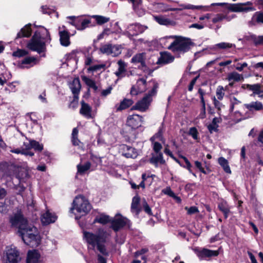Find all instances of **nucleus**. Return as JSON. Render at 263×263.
Returning <instances> with one entry per match:
<instances>
[{
	"mask_svg": "<svg viewBox=\"0 0 263 263\" xmlns=\"http://www.w3.org/2000/svg\"><path fill=\"white\" fill-rule=\"evenodd\" d=\"M206 117V105H201V108L200 109V113L198 115V118L199 119H204Z\"/></svg>",
	"mask_w": 263,
	"mask_h": 263,
	"instance_id": "052dcab7",
	"label": "nucleus"
},
{
	"mask_svg": "<svg viewBox=\"0 0 263 263\" xmlns=\"http://www.w3.org/2000/svg\"><path fill=\"white\" fill-rule=\"evenodd\" d=\"M91 17L95 19L96 23L99 25H102L109 21L110 18L102 15H93Z\"/></svg>",
	"mask_w": 263,
	"mask_h": 263,
	"instance_id": "e433bc0d",
	"label": "nucleus"
},
{
	"mask_svg": "<svg viewBox=\"0 0 263 263\" xmlns=\"http://www.w3.org/2000/svg\"><path fill=\"white\" fill-rule=\"evenodd\" d=\"M81 107L80 110V113L87 119L91 118V107L90 105L85 103L84 101L81 102Z\"/></svg>",
	"mask_w": 263,
	"mask_h": 263,
	"instance_id": "4be33fe9",
	"label": "nucleus"
},
{
	"mask_svg": "<svg viewBox=\"0 0 263 263\" xmlns=\"http://www.w3.org/2000/svg\"><path fill=\"white\" fill-rule=\"evenodd\" d=\"M91 163L89 162H86L84 164H78L77 165V174H84L86 171L90 169Z\"/></svg>",
	"mask_w": 263,
	"mask_h": 263,
	"instance_id": "c9c22d12",
	"label": "nucleus"
},
{
	"mask_svg": "<svg viewBox=\"0 0 263 263\" xmlns=\"http://www.w3.org/2000/svg\"><path fill=\"white\" fill-rule=\"evenodd\" d=\"M180 158L183 159L185 163V165H182V166L186 168L189 170L190 173H192L193 175L196 176L195 174L192 172V171L191 170L192 165L190 161L188 160V159L185 156H181Z\"/></svg>",
	"mask_w": 263,
	"mask_h": 263,
	"instance_id": "864d4df0",
	"label": "nucleus"
},
{
	"mask_svg": "<svg viewBox=\"0 0 263 263\" xmlns=\"http://www.w3.org/2000/svg\"><path fill=\"white\" fill-rule=\"evenodd\" d=\"M140 201V197L138 195H136L133 198L131 204V211L133 213H135L137 215L141 211V210L139 207Z\"/></svg>",
	"mask_w": 263,
	"mask_h": 263,
	"instance_id": "c85d7f7f",
	"label": "nucleus"
},
{
	"mask_svg": "<svg viewBox=\"0 0 263 263\" xmlns=\"http://www.w3.org/2000/svg\"><path fill=\"white\" fill-rule=\"evenodd\" d=\"M233 46H235V45L232 44L222 42L215 45L213 47V49H216L217 48H219L221 49H226L231 48Z\"/></svg>",
	"mask_w": 263,
	"mask_h": 263,
	"instance_id": "ea45409f",
	"label": "nucleus"
},
{
	"mask_svg": "<svg viewBox=\"0 0 263 263\" xmlns=\"http://www.w3.org/2000/svg\"><path fill=\"white\" fill-rule=\"evenodd\" d=\"M56 219L57 216L55 214L50 213L49 211H47L41 216V221L44 225H47L54 222Z\"/></svg>",
	"mask_w": 263,
	"mask_h": 263,
	"instance_id": "a211bd4d",
	"label": "nucleus"
},
{
	"mask_svg": "<svg viewBox=\"0 0 263 263\" xmlns=\"http://www.w3.org/2000/svg\"><path fill=\"white\" fill-rule=\"evenodd\" d=\"M134 101L133 100L125 98L119 104H117L116 105L115 108L116 109V111H120L124 110L132 105Z\"/></svg>",
	"mask_w": 263,
	"mask_h": 263,
	"instance_id": "a878e982",
	"label": "nucleus"
},
{
	"mask_svg": "<svg viewBox=\"0 0 263 263\" xmlns=\"http://www.w3.org/2000/svg\"><path fill=\"white\" fill-rule=\"evenodd\" d=\"M164 130V124L162 123L161 126L159 127L158 132L150 138V141L152 142H153L156 139H158L163 142L164 141V138L163 137Z\"/></svg>",
	"mask_w": 263,
	"mask_h": 263,
	"instance_id": "2f4dec72",
	"label": "nucleus"
},
{
	"mask_svg": "<svg viewBox=\"0 0 263 263\" xmlns=\"http://www.w3.org/2000/svg\"><path fill=\"white\" fill-rule=\"evenodd\" d=\"M248 24L250 26H254L258 24H263V12H256Z\"/></svg>",
	"mask_w": 263,
	"mask_h": 263,
	"instance_id": "412c9836",
	"label": "nucleus"
},
{
	"mask_svg": "<svg viewBox=\"0 0 263 263\" xmlns=\"http://www.w3.org/2000/svg\"><path fill=\"white\" fill-rule=\"evenodd\" d=\"M227 79L230 82H239L242 80L243 79V77L242 74L234 71L230 72L228 74Z\"/></svg>",
	"mask_w": 263,
	"mask_h": 263,
	"instance_id": "473e14b6",
	"label": "nucleus"
},
{
	"mask_svg": "<svg viewBox=\"0 0 263 263\" xmlns=\"http://www.w3.org/2000/svg\"><path fill=\"white\" fill-rule=\"evenodd\" d=\"M121 47L119 45H112L110 55L112 57H117L121 53Z\"/></svg>",
	"mask_w": 263,
	"mask_h": 263,
	"instance_id": "37998d69",
	"label": "nucleus"
},
{
	"mask_svg": "<svg viewBox=\"0 0 263 263\" xmlns=\"http://www.w3.org/2000/svg\"><path fill=\"white\" fill-rule=\"evenodd\" d=\"M110 223V228L116 232L123 228H129L131 225L130 221L122 216H117L111 220Z\"/></svg>",
	"mask_w": 263,
	"mask_h": 263,
	"instance_id": "1a4fd4ad",
	"label": "nucleus"
},
{
	"mask_svg": "<svg viewBox=\"0 0 263 263\" xmlns=\"http://www.w3.org/2000/svg\"><path fill=\"white\" fill-rule=\"evenodd\" d=\"M145 62V53L144 52L137 53L131 59V63L134 64L139 63L140 65Z\"/></svg>",
	"mask_w": 263,
	"mask_h": 263,
	"instance_id": "c756f323",
	"label": "nucleus"
},
{
	"mask_svg": "<svg viewBox=\"0 0 263 263\" xmlns=\"http://www.w3.org/2000/svg\"><path fill=\"white\" fill-rule=\"evenodd\" d=\"M36 59L33 57H26L22 61V64H30L32 63L35 62Z\"/></svg>",
	"mask_w": 263,
	"mask_h": 263,
	"instance_id": "680f3d73",
	"label": "nucleus"
},
{
	"mask_svg": "<svg viewBox=\"0 0 263 263\" xmlns=\"http://www.w3.org/2000/svg\"><path fill=\"white\" fill-rule=\"evenodd\" d=\"M192 250L200 260H209L211 257L217 256L219 254L218 251L200 247H194Z\"/></svg>",
	"mask_w": 263,
	"mask_h": 263,
	"instance_id": "6e6552de",
	"label": "nucleus"
},
{
	"mask_svg": "<svg viewBox=\"0 0 263 263\" xmlns=\"http://www.w3.org/2000/svg\"><path fill=\"white\" fill-rule=\"evenodd\" d=\"M59 35L61 44L63 46H68L70 44L69 32L66 30L60 31Z\"/></svg>",
	"mask_w": 263,
	"mask_h": 263,
	"instance_id": "393cba45",
	"label": "nucleus"
},
{
	"mask_svg": "<svg viewBox=\"0 0 263 263\" xmlns=\"http://www.w3.org/2000/svg\"><path fill=\"white\" fill-rule=\"evenodd\" d=\"M251 38L256 46L263 45V35L256 36L253 35L251 36Z\"/></svg>",
	"mask_w": 263,
	"mask_h": 263,
	"instance_id": "58836bf2",
	"label": "nucleus"
},
{
	"mask_svg": "<svg viewBox=\"0 0 263 263\" xmlns=\"http://www.w3.org/2000/svg\"><path fill=\"white\" fill-rule=\"evenodd\" d=\"M119 151L122 156L127 158L135 159L138 156L137 151L134 147L124 144L119 145Z\"/></svg>",
	"mask_w": 263,
	"mask_h": 263,
	"instance_id": "f8f14e48",
	"label": "nucleus"
},
{
	"mask_svg": "<svg viewBox=\"0 0 263 263\" xmlns=\"http://www.w3.org/2000/svg\"><path fill=\"white\" fill-rule=\"evenodd\" d=\"M83 238L87 243L88 248L94 250L96 248L101 254L105 256L109 255L110 247L115 246L111 241V232L103 228H99L95 233L84 231Z\"/></svg>",
	"mask_w": 263,
	"mask_h": 263,
	"instance_id": "f03ea898",
	"label": "nucleus"
},
{
	"mask_svg": "<svg viewBox=\"0 0 263 263\" xmlns=\"http://www.w3.org/2000/svg\"><path fill=\"white\" fill-rule=\"evenodd\" d=\"M153 143V149L155 154H160L162 153L161 152V149L162 148V146L161 144H160L158 142H155V141L152 142Z\"/></svg>",
	"mask_w": 263,
	"mask_h": 263,
	"instance_id": "09e8293b",
	"label": "nucleus"
},
{
	"mask_svg": "<svg viewBox=\"0 0 263 263\" xmlns=\"http://www.w3.org/2000/svg\"><path fill=\"white\" fill-rule=\"evenodd\" d=\"M143 122V117L137 114L130 115L127 119V125L134 129H137L141 126Z\"/></svg>",
	"mask_w": 263,
	"mask_h": 263,
	"instance_id": "ddd939ff",
	"label": "nucleus"
},
{
	"mask_svg": "<svg viewBox=\"0 0 263 263\" xmlns=\"http://www.w3.org/2000/svg\"><path fill=\"white\" fill-rule=\"evenodd\" d=\"M31 148L35 151L41 152L43 149V145L34 140H31Z\"/></svg>",
	"mask_w": 263,
	"mask_h": 263,
	"instance_id": "a18cd8bd",
	"label": "nucleus"
},
{
	"mask_svg": "<svg viewBox=\"0 0 263 263\" xmlns=\"http://www.w3.org/2000/svg\"><path fill=\"white\" fill-rule=\"evenodd\" d=\"M218 125H214L213 124H210L209 125H208V129L209 131V132L212 134L214 132H217L218 131Z\"/></svg>",
	"mask_w": 263,
	"mask_h": 263,
	"instance_id": "e2e57ef3",
	"label": "nucleus"
},
{
	"mask_svg": "<svg viewBox=\"0 0 263 263\" xmlns=\"http://www.w3.org/2000/svg\"><path fill=\"white\" fill-rule=\"evenodd\" d=\"M40 254L36 250H29L27 253L26 263H39Z\"/></svg>",
	"mask_w": 263,
	"mask_h": 263,
	"instance_id": "f3484780",
	"label": "nucleus"
},
{
	"mask_svg": "<svg viewBox=\"0 0 263 263\" xmlns=\"http://www.w3.org/2000/svg\"><path fill=\"white\" fill-rule=\"evenodd\" d=\"M195 166L197 168H198L201 172H202V173H203L204 174H206L205 171L202 167V164H201V163L200 162H199L198 161H196L195 162Z\"/></svg>",
	"mask_w": 263,
	"mask_h": 263,
	"instance_id": "774afa93",
	"label": "nucleus"
},
{
	"mask_svg": "<svg viewBox=\"0 0 263 263\" xmlns=\"http://www.w3.org/2000/svg\"><path fill=\"white\" fill-rule=\"evenodd\" d=\"M164 39H175L167 47L174 53L184 54L189 51L195 45L191 39L181 36H168Z\"/></svg>",
	"mask_w": 263,
	"mask_h": 263,
	"instance_id": "20e7f679",
	"label": "nucleus"
},
{
	"mask_svg": "<svg viewBox=\"0 0 263 263\" xmlns=\"http://www.w3.org/2000/svg\"><path fill=\"white\" fill-rule=\"evenodd\" d=\"M111 44H105L102 45L100 48V51L103 54L110 55Z\"/></svg>",
	"mask_w": 263,
	"mask_h": 263,
	"instance_id": "79ce46f5",
	"label": "nucleus"
},
{
	"mask_svg": "<svg viewBox=\"0 0 263 263\" xmlns=\"http://www.w3.org/2000/svg\"><path fill=\"white\" fill-rule=\"evenodd\" d=\"M218 209L223 214L225 219H227L230 213V206L227 201L222 200L218 204Z\"/></svg>",
	"mask_w": 263,
	"mask_h": 263,
	"instance_id": "bb28decb",
	"label": "nucleus"
},
{
	"mask_svg": "<svg viewBox=\"0 0 263 263\" xmlns=\"http://www.w3.org/2000/svg\"><path fill=\"white\" fill-rule=\"evenodd\" d=\"M149 162L155 165V167H157L158 164H164L165 163V161L163 158L162 153L160 154H152V157L149 160Z\"/></svg>",
	"mask_w": 263,
	"mask_h": 263,
	"instance_id": "aec40b11",
	"label": "nucleus"
},
{
	"mask_svg": "<svg viewBox=\"0 0 263 263\" xmlns=\"http://www.w3.org/2000/svg\"><path fill=\"white\" fill-rule=\"evenodd\" d=\"M142 207L144 211L149 216L153 215L151 208L145 199L142 201Z\"/></svg>",
	"mask_w": 263,
	"mask_h": 263,
	"instance_id": "603ef678",
	"label": "nucleus"
},
{
	"mask_svg": "<svg viewBox=\"0 0 263 263\" xmlns=\"http://www.w3.org/2000/svg\"><path fill=\"white\" fill-rule=\"evenodd\" d=\"M117 64L118 68L115 74L118 79H122L126 76L127 64L123 60H120L118 61Z\"/></svg>",
	"mask_w": 263,
	"mask_h": 263,
	"instance_id": "2eb2a0df",
	"label": "nucleus"
},
{
	"mask_svg": "<svg viewBox=\"0 0 263 263\" xmlns=\"http://www.w3.org/2000/svg\"><path fill=\"white\" fill-rule=\"evenodd\" d=\"M50 41L51 37L48 30L42 27L40 30L35 32L28 42L27 47L30 50L41 54L46 51V43H49Z\"/></svg>",
	"mask_w": 263,
	"mask_h": 263,
	"instance_id": "7ed1b4c3",
	"label": "nucleus"
},
{
	"mask_svg": "<svg viewBox=\"0 0 263 263\" xmlns=\"http://www.w3.org/2000/svg\"><path fill=\"white\" fill-rule=\"evenodd\" d=\"M105 67V64H98L95 65L91 66H90L87 69L88 71H96L97 70H101L102 69H104Z\"/></svg>",
	"mask_w": 263,
	"mask_h": 263,
	"instance_id": "5fc2aeb1",
	"label": "nucleus"
},
{
	"mask_svg": "<svg viewBox=\"0 0 263 263\" xmlns=\"http://www.w3.org/2000/svg\"><path fill=\"white\" fill-rule=\"evenodd\" d=\"M137 88H144L143 92L146 89V80L144 78L139 79L136 85Z\"/></svg>",
	"mask_w": 263,
	"mask_h": 263,
	"instance_id": "de8ad7c7",
	"label": "nucleus"
},
{
	"mask_svg": "<svg viewBox=\"0 0 263 263\" xmlns=\"http://www.w3.org/2000/svg\"><path fill=\"white\" fill-rule=\"evenodd\" d=\"M218 163L223 167L224 171L226 173L229 174L231 173L230 167L228 164V162L224 158L220 157L218 159Z\"/></svg>",
	"mask_w": 263,
	"mask_h": 263,
	"instance_id": "4c0bfd02",
	"label": "nucleus"
},
{
	"mask_svg": "<svg viewBox=\"0 0 263 263\" xmlns=\"http://www.w3.org/2000/svg\"><path fill=\"white\" fill-rule=\"evenodd\" d=\"M113 33V31L109 28H105L103 32L98 36V39L101 40L104 37L105 35H108Z\"/></svg>",
	"mask_w": 263,
	"mask_h": 263,
	"instance_id": "13d9d810",
	"label": "nucleus"
},
{
	"mask_svg": "<svg viewBox=\"0 0 263 263\" xmlns=\"http://www.w3.org/2000/svg\"><path fill=\"white\" fill-rule=\"evenodd\" d=\"M247 88L250 90L253 91V94L258 95L260 97H263V90L260 89L261 85L259 84L253 85L247 84Z\"/></svg>",
	"mask_w": 263,
	"mask_h": 263,
	"instance_id": "7c9ffc66",
	"label": "nucleus"
},
{
	"mask_svg": "<svg viewBox=\"0 0 263 263\" xmlns=\"http://www.w3.org/2000/svg\"><path fill=\"white\" fill-rule=\"evenodd\" d=\"M112 89V86H109L107 89H104L101 91V96L104 97H106L111 93Z\"/></svg>",
	"mask_w": 263,
	"mask_h": 263,
	"instance_id": "338daca9",
	"label": "nucleus"
},
{
	"mask_svg": "<svg viewBox=\"0 0 263 263\" xmlns=\"http://www.w3.org/2000/svg\"><path fill=\"white\" fill-rule=\"evenodd\" d=\"M82 80L89 88L93 89L95 91L98 90V86L96 85V82L94 80L87 77L86 76H82Z\"/></svg>",
	"mask_w": 263,
	"mask_h": 263,
	"instance_id": "72a5a7b5",
	"label": "nucleus"
},
{
	"mask_svg": "<svg viewBox=\"0 0 263 263\" xmlns=\"http://www.w3.org/2000/svg\"><path fill=\"white\" fill-rule=\"evenodd\" d=\"M188 134L192 136L194 140L198 139V132L196 127H191L189 129Z\"/></svg>",
	"mask_w": 263,
	"mask_h": 263,
	"instance_id": "3c124183",
	"label": "nucleus"
},
{
	"mask_svg": "<svg viewBox=\"0 0 263 263\" xmlns=\"http://www.w3.org/2000/svg\"><path fill=\"white\" fill-rule=\"evenodd\" d=\"M30 27L31 24H28L22 28L20 31L17 33L15 40L24 37H29L31 34V29Z\"/></svg>",
	"mask_w": 263,
	"mask_h": 263,
	"instance_id": "cd10ccee",
	"label": "nucleus"
},
{
	"mask_svg": "<svg viewBox=\"0 0 263 263\" xmlns=\"http://www.w3.org/2000/svg\"><path fill=\"white\" fill-rule=\"evenodd\" d=\"M174 57L167 52L160 53V57L158 58L156 63L157 64H166L173 62Z\"/></svg>",
	"mask_w": 263,
	"mask_h": 263,
	"instance_id": "dca6fc26",
	"label": "nucleus"
},
{
	"mask_svg": "<svg viewBox=\"0 0 263 263\" xmlns=\"http://www.w3.org/2000/svg\"><path fill=\"white\" fill-rule=\"evenodd\" d=\"M155 20L160 25L165 26H175L176 22L162 15L154 16Z\"/></svg>",
	"mask_w": 263,
	"mask_h": 263,
	"instance_id": "b1692460",
	"label": "nucleus"
},
{
	"mask_svg": "<svg viewBox=\"0 0 263 263\" xmlns=\"http://www.w3.org/2000/svg\"><path fill=\"white\" fill-rule=\"evenodd\" d=\"M11 152L15 154H22L23 155H25L26 156H33L34 155V153L30 152V151H24V149H20L19 148L14 149L11 150Z\"/></svg>",
	"mask_w": 263,
	"mask_h": 263,
	"instance_id": "49530a36",
	"label": "nucleus"
},
{
	"mask_svg": "<svg viewBox=\"0 0 263 263\" xmlns=\"http://www.w3.org/2000/svg\"><path fill=\"white\" fill-rule=\"evenodd\" d=\"M73 210H76L81 215H84L91 210V205L83 196L78 195L73 201L70 211L72 212Z\"/></svg>",
	"mask_w": 263,
	"mask_h": 263,
	"instance_id": "423d86ee",
	"label": "nucleus"
},
{
	"mask_svg": "<svg viewBox=\"0 0 263 263\" xmlns=\"http://www.w3.org/2000/svg\"><path fill=\"white\" fill-rule=\"evenodd\" d=\"M6 263H19L21 260L20 252L14 246L7 247L6 248Z\"/></svg>",
	"mask_w": 263,
	"mask_h": 263,
	"instance_id": "9d476101",
	"label": "nucleus"
},
{
	"mask_svg": "<svg viewBox=\"0 0 263 263\" xmlns=\"http://www.w3.org/2000/svg\"><path fill=\"white\" fill-rule=\"evenodd\" d=\"M28 54V52L24 49H18L12 53V55L15 57H22Z\"/></svg>",
	"mask_w": 263,
	"mask_h": 263,
	"instance_id": "6e6d98bb",
	"label": "nucleus"
},
{
	"mask_svg": "<svg viewBox=\"0 0 263 263\" xmlns=\"http://www.w3.org/2000/svg\"><path fill=\"white\" fill-rule=\"evenodd\" d=\"M133 9L139 16L145 14V10L142 8V0H130Z\"/></svg>",
	"mask_w": 263,
	"mask_h": 263,
	"instance_id": "6ab92c4d",
	"label": "nucleus"
},
{
	"mask_svg": "<svg viewBox=\"0 0 263 263\" xmlns=\"http://www.w3.org/2000/svg\"><path fill=\"white\" fill-rule=\"evenodd\" d=\"M5 90L9 93L15 92L16 91L15 86L13 83H9L8 86L5 87Z\"/></svg>",
	"mask_w": 263,
	"mask_h": 263,
	"instance_id": "69168bd1",
	"label": "nucleus"
},
{
	"mask_svg": "<svg viewBox=\"0 0 263 263\" xmlns=\"http://www.w3.org/2000/svg\"><path fill=\"white\" fill-rule=\"evenodd\" d=\"M81 88L80 81L78 78L74 79L70 85V88L75 98H78V95Z\"/></svg>",
	"mask_w": 263,
	"mask_h": 263,
	"instance_id": "5701e85b",
	"label": "nucleus"
},
{
	"mask_svg": "<svg viewBox=\"0 0 263 263\" xmlns=\"http://www.w3.org/2000/svg\"><path fill=\"white\" fill-rule=\"evenodd\" d=\"M149 83H152L153 84L152 89L141 100L138 101L133 106L131 110H137L141 112H145L148 109L153 100L152 97L156 95L159 87L158 83L155 81H152L149 82Z\"/></svg>",
	"mask_w": 263,
	"mask_h": 263,
	"instance_id": "39448f33",
	"label": "nucleus"
},
{
	"mask_svg": "<svg viewBox=\"0 0 263 263\" xmlns=\"http://www.w3.org/2000/svg\"><path fill=\"white\" fill-rule=\"evenodd\" d=\"M138 68L143 72H144L145 74L147 75H151L154 71V70L149 68L145 64V62L143 63V64L140 65L138 66Z\"/></svg>",
	"mask_w": 263,
	"mask_h": 263,
	"instance_id": "a19ab883",
	"label": "nucleus"
},
{
	"mask_svg": "<svg viewBox=\"0 0 263 263\" xmlns=\"http://www.w3.org/2000/svg\"><path fill=\"white\" fill-rule=\"evenodd\" d=\"M71 142L73 145L78 146L79 149L84 151V144L79 140L78 137H71Z\"/></svg>",
	"mask_w": 263,
	"mask_h": 263,
	"instance_id": "c03bdc74",
	"label": "nucleus"
},
{
	"mask_svg": "<svg viewBox=\"0 0 263 263\" xmlns=\"http://www.w3.org/2000/svg\"><path fill=\"white\" fill-rule=\"evenodd\" d=\"M147 29L146 26L142 25L139 23L130 24L128 26L127 32L129 35L132 36H136L139 34L142 33Z\"/></svg>",
	"mask_w": 263,
	"mask_h": 263,
	"instance_id": "4468645a",
	"label": "nucleus"
},
{
	"mask_svg": "<svg viewBox=\"0 0 263 263\" xmlns=\"http://www.w3.org/2000/svg\"><path fill=\"white\" fill-rule=\"evenodd\" d=\"M184 209L187 211V214L188 215H193L199 212L198 208L195 206H192L190 208L185 206Z\"/></svg>",
	"mask_w": 263,
	"mask_h": 263,
	"instance_id": "4d7b16f0",
	"label": "nucleus"
},
{
	"mask_svg": "<svg viewBox=\"0 0 263 263\" xmlns=\"http://www.w3.org/2000/svg\"><path fill=\"white\" fill-rule=\"evenodd\" d=\"M67 18L72 20L70 24L79 30L85 29L89 26L91 23V20L89 19H84L79 17H76L74 16H68Z\"/></svg>",
	"mask_w": 263,
	"mask_h": 263,
	"instance_id": "9b49d317",
	"label": "nucleus"
},
{
	"mask_svg": "<svg viewBox=\"0 0 263 263\" xmlns=\"http://www.w3.org/2000/svg\"><path fill=\"white\" fill-rule=\"evenodd\" d=\"M248 66V64L246 62H244L242 64L237 63L236 65H234L236 69L239 71H242L244 68Z\"/></svg>",
	"mask_w": 263,
	"mask_h": 263,
	"instance_id": "0e129e2a",
	"label": "nucleus"
},
{
	"mask_svg": "<svg viewBox=\"0 0 263 263\" xmlns=\"http://www.w3.org/2000/svg\"><path fill=\"white\" fill-rule=\"evenodd\" d=\"M216 96H217L218 100H221L223 99V98L224 95V89H223V86H218V87L217 88V89H216Z\"/></svg>",
	"mask_w": 263,
	"mask_h": 263,
	"instance_id": "8fccbe9b",
	"label": "nucleus"
},
{
	"mask_svg": "<svg viewBox=\"0 0 263 263\" xmlns=\"http://www.w3.org/2000/svg\"><path fill=\"white\" fill-rule=\"evenodd\" d=\"M109 216L108 215L101 214L100 216L96 217L94 220V223H99L103 224H105L109 222H110Z\"/></svg>",
	"mask_w": 263,
	"mask_h": 263,
	"instance_id": "f704fd0d",
	"label": "nucleus"
},
{
	"mask_svg": "<svg viewBox=\"0 0 263 263\" xmlns=\"http://www.w3.org/2000/svg\"><path fill=\"white\" fill-rule=\"evenodd\" d=\"M144 88H137L136 86H133L130 89V94L133 96H136L139 93L143 92Z\"/></svg>",
	"mask_w": 263,
	"mask_h": 263,
	"instance_id": "bf43d9fd",
	"label": "nucleus"
},
{
	"mask_svg": "<svg viewBox=\"0 0 263 263\" xmlns=\"http://www.w3.org/2000/svg\"><path fill=\"white\" fill-rule=\"evenodd\" d=\"M215 5L223 6H225L226 8L232 12H248L250 11L255 10V8L252 7V3L251 2H247L244 3H237V4H228L226 3H216Z\"/></svg>",
	"mask_w": 263,
	"mask_h": 263,
	"instance_id": "0eeeda50",
	"label": "nucleus"
},
{
	"mask_svg": "<svg viewBox=\"0 0 263 263\" xmlns=\"http://www.w3.org/2000/svg\"><path fill=\"white\" fill-rule=\"evenodd\" d=\"M9 222L12 228L18 229V233L24 243L31 247L40 243V235L36 227L28 223L21 209H18L9 217Z\"/></svg>",
	"mask_w": 263,
	"mask_h": 263,
	"instance_id": "f257e3e1",
	"label": "nucleus"
}]
</instances>
